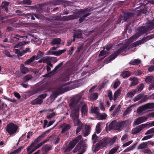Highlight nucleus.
I'll return each mask as SVG.
<instances>
[{
	"label": "nucleus",
	"mask_w": 154,
	"mask_h": 154,
	"mask_svg": "<svg viewBox=\"0 0 154 154\" xmlns=\"http://www.w3.org/2000/svg\"><path fill=\"white\" fill-rule=\"evenodd\" d=\"M80 97V95H78L74 99V102H72L69 105L72 110L70 116L73 120L74 125L78 126L76 130V134L78 133L80 131L82 127V123L79 118V106H78L77 105L76 106L75 105V103L79 100Z\"/></svg>",
	"instance_id": "nucleus-1"
},
{
	"label": "nucleus",
	"mask_w": 154,
	"mask_h": 154,
	"mask_svg": "<svg viewBox=\"0 0 154 154\" xmlns=\"http://www.w3.org/2000/svg\"><path fill=\"white\" fill-rule=\"evenodd\" d=\"M154 28V20L152 22H151L148 25L147 29L145 27H143L141 28L137 32V33H139V35H136L133 36L131 37L130 38L129 40L131 42L134 41V40H135L136 38L139 37L140 35L143 34L144 33H148V29L150 30Z\"/></svg>",
	"instance_id": "nucleus-2"
},
{
	"label": "nucleus",
	"mask_w": 154,
	"mask_h": 154,
	"mask_svg": "<svg viewBox=\"0 0 154 154\" xmlns=\"http://www.w3.org/2000/svg\"><path fill=\"white\" fill-rule=\"evenodd\" d=\"M127 122L123 121L117 122L116 121H112L109 125L110 128L116 130H121L126 126Z\"/></svg>",
	"instance_id": "nucleus-3"
},
{
	"label": "nucleus",
	"mask_w": 154,
	"mask_h": 154,
	"mask_svg": "<svg viewBox=\"0 0 154 154\" xmlns=\"http://www.w3.org/2000/svg\"><path fill=\"white\" fill-rule=\"evenodd\" d=\"M147 126L149 127L154 126V121L149 122L148 124H142L137 126L132 129L131 133L133 134H136L140 132L142 130Z\"/></svg>",
	"instance_id": "nucleus-4"
},
{
	"label": "nucleus",
	"mask_w": 154,
	"mask_h": 154,
	"mask_svg": "<svg viewBox=\"0 0 154 154\" xmlns=\"http://www.w3.org/2000/svg\"><path fill=\"white\" fill-rule=\"evenodd\" d=\"M81 136H79L69 142L67 146L65 149L64 150V153L66 154H70V151L73 149L79 140L81 139Z\"/></svg>",
	"instance_id": "nucleus-5"
},
{
	"label": "nucleus",
	"mask_w": 154,
	"mask_h": 154,
	"mask_svg": "<svg viewBox=\"0 0 154 154\" xmlns=\"http://www.w3.org/2000/svg\"><path fill=\"white\" fill-rule=\"evenodd\" d=\"M81 136H79L69 142L67 146L65 149L64 150V153L66 154H70V151L73 149L79 140L81 139Z\"/></svg>",
	"instance_id": "nucleus-6"
},
{
	"label": "nucleus",
	"mask_w": 154,
	"mask_h": 154,
	"mask_svg": "<svg viewBox=\"0 0 154 154\" xmlns=\"http://www.w3.org/2000/svg\"><path fill=\"white\" fill-rule=\"evenodd\" d=\"M18 129V126L12 123L8 124L6 127V131L9 135H11L15 134Z\"/></svg>",
	"instance_id": "nucleus-7"
},
{
	"label": "nucleus",
	"mask_w": 154,
	"mask_h": 154,
	"mask_svg": "<svg viewBox=\"0 0 154 154\" xmlns=\"http://www.w3.org/2000/svg\"><path fill=\"white\" fill-rule=\"evenodd\" d=\"M154 107V103H149L142 106L138 108L137 112L138 113H143L148 109H152Z\"/></svg>",
	"instance_id": "nucleus-8"
},
{
	"label": "nucleus",
	"mask_w": 154,
	"mask_h": 154,
	"mask_svg": "<svg viewBox=\"0 0 154 154\" xmlns=\"http://www.w3.org/2000/svg\"><path fill=\"white\" fill-rule=\"evenodd\" d=\"M107 138H104L97 143L93 149L94 152L98 150L101 147H105L109 144Z\"/></svg>",
	"instance_id": "nucleus-9"
},
{
	"label": "nucleus",
	"mask_w": 154,
	"mask_h": 154,
	"mask_svg": "<svg viewBox=\"0 0 154 154\" xmlns=\"http://www.w3.org/2000/svg\"><path fill=\"white\" fill-rule=\"evenodd\" d=\"M69 89L64 85L58 88L56 91L52 93L51 96L53 98H56L59 94H62L68 91Z\"/></svg>",
	"instance_id": "nucleus-10"
},
{
	"label": "nucleus",
	"mask_w": 154,
	"mask_h": 154,
	"mask_svg": "<svg viewBox=\"0 0 154 154\" xmlns=\"http://www.w3.org/2000/svg\"><path fill=\"white\" fill-rule=\"evenodd\" d=\"M125 48V47H123L119 49L118 51L116 53H115L113 54L110 56V57L107 59H106L104 61V63L106 64H107L110 62L112 60L115 59L116 57H117L119 52L122 51Z\"/></svg>",
	"instance_id": "nucleus-11"
},
{
	"label": "nucleus",
	"mask_w": 154,
	"mask_h": 154,
	"mask_svg": "<svg viewBox=\"0 0 154 154\" xmlns=\"http://www.w3.org/2000/svg\"><path fill=\"white\" fill-rule=\"evenodd\" d=\"M154 38V34L151 35H150L149 36H147L144 39H142L140 41H137L136 42L134 43L133 44V45L134 47H136L140 45L143 43H144L145 42L149 40L150 39H151L152 38Z\"/></svg>",
	"instance_id": "nucleus-12"
},
{
	"label": "nucleus",
	"mask_w": 154,
	"mask_h": 154,
	"mask_svg": "<svg viewBox=\"0 0 154 154\" xmlns=\"http://www.w3.org/2000/svg\"><path fill=\"white\" fill-rule=\"evenodd\" d=\"M147 119V117L145 116H143L136 119L133 123L134 126H136L141 123L146 121Z\"/></svg>",
	"instance_id": "nucleus-13"
},
{
	"label": "nucleus",
	"mask_w": 154,
	"mask_h": 154,
	"mask_svg": "<svg viewBox=\"0 0 154 154\" xmlns=\"http://www.w3.org/2000/svg\"><path fill=\"white\" fill-rule=\"evenodd\" d=\"M51 130V129H49L43 133L35 140V143H37L40 141L41 139L43 138L46 136V134L49 133Z\"/></svg>",
	"instance_id": "nucleus-14"
},
{
	"label": "nucleus",
	"mask_w": 154,
	"mask_h": 154,
	"mask_svg": "<svg viewBox=\"0 0 154 154\" xmlns=\"http://www.w3.org/2000/svg\"><path fill=\"white\" fill-rule=\"evenodd\" d=\"M60 128H62V133H64L70 129V126L68 124L64 123L60 125Z\"/></svg>",
	"instance_id": "nucleus-15"
},
{
	"label": "nucleus",
	"mask_w": 154,
	"mask_h": 154,
	"mask_svg": "<svg viewBox=\"0 0 154 154\" xmlns=\"http://www.w3.org/2000/svg\"><path fill=\"white\" fill-rule=\"evenodd\" d=\"M129 80L131 81L130 84V86H132L136 85L138 82V81L137 79L135 77H131L129 78Z\"/></svg>",
	"instance_id": "nucleus-16"
},
{
	"label": "nucleus",
	"mask_w": 154,
	"mask_h": 154,
	"mask_svg": "<svg viewBox=\"0 0 154 154\" xmlns=\"http://www.w3.org/2000/svg\"><path fill=\"white\" fill-rule=\"evenodd\" d=\"M80 105L81 107V112L82 114H85L87 110V105L85 103L82 102L80 103Z\"/></svg>",
	"instance_id": "nucleus-17"
},
{
	"label": "nucleus",
	"mask_w": 154,
	"mask_h": 154,
	"mask_svg": "<svg viewBox=\"0 0 154 154\" xmlns=\"http://www.w3.org/2000/svg\"><path fill=\"white\" fill-rule=\"evenodd\" d=\"M146 0H144L143 1V3L142 4V2H141L142 4L141 6H139L138 7L139 8H140V10L143 13H146V11H147V8L146 7H145V5H146V3L147 2H146Z\"/></svg>",
	"instance_id": "nucleus-18"
},
{
	"label": "nucleus",
	"mask_w": 154,
	"mask_h": 154,
	"mask_svg": "<svg viewBox=\"0 0 154 154\" xmlns=\"http://www.w3.org/2000/svg\"><path fill=\"white\" fill-rule=\"evenodd\" d=\"M20 70L21 72L23 74H26L29 72L28 68L25 67L23 64L20 65Z\"/></svg>",
	"instance_id": "nucleus-19"
},
{
	"label": "nucleus",
	"mask_w": 154,
	"mask_h": 154,
	"mask_svg": "<svg viewBox=\"0 0 154 154\" xmlns=\"http://www.w3.org/2000/svg\"><path fill=\"white\" fill-rule=\"evenodd\" d=\"M61 41V40L60 38H54L52 40L50 44L52 45H58L60 44Z\"/></svg>",
	"instance_id": "nucleus-20"
},
{
	"label": "nucleus",
	"mask_w": 154,
	"mask_h": 154,
	"mask_svg": "<svg viewBox=\"0 0 154 154\" xmlns=\"http://www.w3.org/2000/svg\"><path fill=\"white\" fill-rule=\"evenodd\" d=\"M43 101L42 100V99L38 97V98L31 101V103L33 105L40 104Z\"/></svg>",
	"instance_id": "nucleus-21"
},
{
	"label": "nucleus",
	"mask_w": 154,
	"mask_h": 154,
	"mask_svg": "<svg viewBox=\"0 0 154 154\" xmlns=\"http://www.w3.org/2000/svg\"><path fill=\"white\" fill-rule=\"evenodd\" d=\"M131 107L132 106H131L128 107L127 108L123 113V116L125 117H127L128 116L129 113L131 112L132 111V109H131Z\"/></svg>",
	"instance_id": "nucleus-22"
},
{
	"label": "nucleus",
	"mask_w": 154,
	"mask_h": 154,
	"mask_svg": "<svg viewBox=\"0 0 154 154\" xmlns=\"http://www.w3.org/2000/svg\"><path fill=\"white\" fill-rule=\"evenodd\" d=\"M98 94L97 93L91 94L89 95L88 97L90 100H96L98 97Z\"/></svg>",
	"instance_id": "nucleus-23"
},
{
	"label": "nucleus",
	"mask_w": 154,
	"mask_h": 154,
	"mask_svg": "<svg viewBox=\"0 0 154 154\" xmlns=\"http://www.w3.org/2000/svg\"><path fill=\"white\" fill-rule=\"evenodd\" d=\"M36 58L35 55L33 56L29 59L26 60L24 62L25 65H28L30 64L32 62L34 61Z\"/></svg>",
	"instance_id": "nucleus-24"
},
{
	"label": "nucleus",
	"mask_w": 154,
	"mask_h": 154,
	"mask_svg": "<svg viewBox=\"0 0 154 154\" xmlns=\"http://www.w3.org/2000/svg\"><path fill=\"white\" fill-rule=\"evenodd\" d=\"M77 17L75 15H71L68 16H65L63 17V19L66 21L69 20L76 18Z\"/></svg>",
	"instance_id": "nucleus-25"
},
{
	"label": "nucleus",
	"mask_w": 154,
	"mask_h": 154,
	"mask_svg": "<svg viewBox=\"0 0 154 154\" xmlns=\"http://www.w3.org/2000/svg\"><path fill=\"white\" fill-rule=\"evenodd\" d=\"M54 138V136H50L47 140H44L43 142L38 143L36 146L37 149H38L42 146L44 143L46 142L48 140H50L52 141V139H53Z\"/></svg>",
	"instance_id": "nucleus-26"
},
{
	"label": "nucleus",
	"mask_w": 154,
	"mask_h": 154,
	"mask_svg": "<svg viewBox=\"0 0 154 154\" xmlns=\"http://www.w3.org/2000/svg\"><path fill=\"white\" fill-rule=\"evenodd\" d=\"M147 143L146 142H143L140 144L137 147L138 149H143L147 147Z\"/></svg>",
	"instance_id": "nucleus-27"
},
{
	"label": "nucleus",
	"mask_w": 154,
	"mask_h": 154,
	"mask_svg": "<svg viewBox=\"0 0 154 154\" xmlns=\"http://www.w3.org/2000/svg\"><path fill=\"white\" fill-rule=\"evenodd\" d=\"M43 63H46L48 64L50 62H51L52 60L51 58V57L49 56H46L43 57Z\"/></svg>",
	"instance_id": "nucleus-28"
},
{
	"label": "nucleus",
	"mask_w": 154,
	"mask_h": 154,
	"mask_svg": "<svg viewBox=\"0 0 154 154\" xmlns=\"http://www.w3.org/2000/svg\"><path fill=\"white\" fill-rule=\"evenodd\" d=\"M9 4V3L6 1L3 2L1 5V8H4L5 11L7 12L8 11V6Z\"/></svg>",
	"instance_id": "nucleus-29"
},
{
	"label": "nucleus",
	"mask_w": 154,
	"mask_h": 154,
	"mask_svg": "<svg viewBox=\"0 0 154 154\" xmlns=\"http://www.w3.org/2000/svg\"><path fill=\"white\" fill-rule=\"evenodd\" d=\"M121 91V88H119L115 92L113 96V100L114 101L118 97L120 94Z\"/></svg>",
	"instance_id": "nucleus-30"
},
{
	"label": "nucleus",
	"mask_w": 154,
	"mask_h": 154,
	"mask_svg": "<svg viewBox=\"0 0 154 154\" xmlns=\"http://www.w3.org/2000/svg\"><path fill=\"white\" fill-rule=\"evenodd\" d=\"M154 80V77L152 75L148 76L145 79V81L147 83H150Z\"/></svg>",
	"instance_id": "nucleus-31"
},
{
	"label": "nucleus",
	"mask_w": 154,
	"mask_h": 154,
	"mask_svg": "<svg viewBox=\"0 0 154 154\" xmlns=\"http://www.w3.org/2000/svg\"><path fill=\"white\" fill-rule=\"evenodd\" d=\"M49 111L50 112H52V113L48 114L47 116V118L48 119H50L54 116H56V112L53 111V109H49Z\"/></svg>",
	"instance_id": "nucleus-32"
},
{
	"label": "nucleus",
	"mask_w": 154,
	"mask_h": 154,
	"mask_svg": "<svg viewBox=\"0 0 154 154\" xmlns=\"http://www.w3.org/2000/svg\"><path fill=\"white\" fill-rule=\"evenodd\" d=\"M119 148V146H116L109 151L108 154H114Z\"/></svg>",
	"instance_id": "nucleus-33"
},
{
	"label": "nucleus",
	"mask_w": 154,
	"mask_h": 154,
	"mask_svg": "<svg viewBox=\"0 0 154 154\" xmlns=\"http://www.w3.org/2000/svg\"><path fill=\"white\" fill-rule=\"evenodd\" d=\"M90 129V128L89 126H86L85 131L83 132V135L84 136H87L89 134Z\"/></svg>",
	"instance_id": "nucleus-34"
},
{
	"label": "nucleus",
	"mask_w": 154,
	"mask_h": 154,
	"mask_svg": "<svg viewBox=\"0 0 154 154\" xmlns=\"http://www.w3.org/2000/svg\"><path fill=\"white\" fill-rule=\"evenodd\" d=\"M107 117V115L105 113L101 114L100 113L97 116V118L100 120L105 119Z\"/></svg>",
	"instance_id": "nucleus-35"
},
{
	"label": "nucleus",
	"mask_w": 154,
	"mask_h": 154,
	"mask_svg": "<svg viewBox=\"0 0 154 154\" xmlns=\"http://www.w3.org/2000/svg\"><path fill=\"white\" fill-rule=\"evenodd\" d=\"M131 75V72L127 71H124L122 72V76L123 78L128 77Z\"/></svg>",
	"instance_id": "nucleus-36"
},
{
	"label": "nucleus",
	"mask_w": 154,
	"mask_h": 154,
	"mask_svg": "<svg viewBox=\"0 0 154 154\" xmlns=\"http://www.w3.org/2000/svg\"><path fill=\"white\" fill-rule=\"evenodd\" d=\"M74 35L77 38H82V32L81 30H79L77 32L74 33Z\"/></svg>",
	"instance_id": "nucleus-37"
},
{
	"label": "nucleus",
	"mask_w": 154,
	"mask_h": 154,
	"mask_svg": "<svg viewBox=\"0 0 154 154\" xmlns=\"http://www.w3.org/2000/svg\"><path fill=\"white\" fill-rule=\"evenodd\" d=\"M141 62V61L140 60L137 59H135L134 60H132L129 63L130 64H131L132 65H137L138 64L140 63Z\"/></svg>",
	"instance_id": "nucleus-38"
},
{
	"label": "nucleus",
	"mask_w": 154,
	"mask_h": 154,
	"mask_svg": "<svg viewBox=\"0 0 154 154\" xmlns=\"http://www.w3.org/2000/svg\"><path fill=\"white\" fill-rule=\"evenodd\" d=\"M32 78L33 77L32 75L28 74L25 75L23 77V80L24 82H27L32 79Z\"/></svg>",
	"instance_id": "nucleus-39"
},
{
	"label": "nucleus",
	"mask_w": 154,
	"mask_h": 154,
	"mask_svg": "<svg viewBox=\"0 0 154 154\" xmlns=\"http://www.w3.org/2000/svg\"><path fill=\"white\" fill-rule=\"evenodd\" d=\"M99 109L97 107H94V108L93 107H91V112L96 114L97 115V116L99 113Z\"/></svg>",
	"instance_id": "nucleus-40"
},
{
	"label": "nucleus",
	"mask_w": 154,
	"mask_h": 154,
	"mask_svg": "<svg viewBox=\"0 0 154 154\" xmlns=\"http://www.w3.org/2000/svg\"><path fill=\"white\" fill-rule=\"evenodd\" d=\"M28 44V42L25 41H23L21 42H19L15 46V48H18L19 47L23 46Z\"/></svg>",
	"instance_id": "nucleus-41"
},
{
	"label": "nucleus",
	"mask_w": 154,
	"mask_h": 154,
	"mask_svg": "<svg viewBox=\"0 0 154 154\" xmlns=\"http://www.w3.org/2000/svg\"><path fill=\"white\" fill-rule=\"evenodd\" d=\"M105 49L104 48L103 50L101 51H100L99 55V56H103L106 55L109 53V52L107 51L106 50H105Z\"/></svg>",
	"instance_id": "nucleus-42"
},
{
	"label": "nucleus",
	"mask_w": 154,
	"mask_h": 154,
	"mask_svg": "<svg viewBox=\"0 0 154 154\" xmlns=\"http://www.w3.org/2000/svg\"><path fill=\"white\" fill-rule=\"evenodd\" d=\"M100 123H98L96 126V131L97 134H99L101 131L100 129Z\"/></svg>",
	"instance_id": "nucleus-43"
},
{
	"label": "nucleus",
	"mask_w": 154,
	"mask_h": 154,
	"mask_svg": "<svg viewBox=\"0 0 154 154\" xmlns=\"http://www.w3.org/2000/svg\"><path fill=\"white\" fill-rule=\"evenodd\" d=\"M63 62H62L59 64L57 65L55 68L53 70L52 72H51V73H52L53 72H55L56 71L59 69L63 65Z\"/></svg>",
	"instance_id": "nucleus-44"
},
{
	"label": "nucleus",
	"mask_w": 154,
	"mask_h": 154,
	"mask_svg": "<svg viewBox=\"0 0 154 154\" xmlns=\"http://www.w3.org/2000/svg\"><path fill=\"white\" fill-rule=\"evenodd\" d=\"M143 97V94H140L137 95L136 96L134 99V102L138 101L141 98Z\"/></svg>",
	"instance_id": "nucleus-45"
},
{
	"label": "nucleus",
	"mask_w": 154,
	"mask_h": 154,
	"mask_svg": "<svg viewBox=\"0 0 154 154\" xmlns=\"http://www.w3.org/2000/svg\"><path fill=\"white\" fill-rule=\"evenodd\" d=\"M135 145H133L132 146H130L128 148H127V149H125L123 151V152H129L131 150H133L135 147Z\"/></svg>",
	"instance_id": "nucleus-46"
},
{
	"label": "nucleus",
	"mask_w": 154,
	"mask_h": 154,
	"mask_svg": "<svg viewBox=\"0 0 154 154\" xmlns=\"http://www.w3.org/2000/svg\"><path fill=\"white\" fill-rule=\"evenodd\" d=\"M136 92V91H135L129 92L127 94V96L128 97H131L134 95Z\"/></svg>",
	"instance_id": "nucleus-47"
},
{
	"label": "nucleus",
	"mask_w": 154,
	"mask_h": 154,
	"mask_svg": "<svg viewBox=\"0 0 154 154\" xmlns=\"http://www.w3.org/2000/svg\"><path fill=\"white\" fill-rule=\"evenodd\" d=\"M90 14V13H87L83 15L82 17H80L79 19L80 22L81 23L83 21L85 20L86 17L89 16Z\"/></svg>",
	"instance_id": "nucleus-48"
},
{
	"label": "nucleus",
	"mask_w": 154,
	"mask_h": 154,
	"mask_svg": "<svg viewBox=\"0 0 154 154\" xmlns=\"http://www.w3.org/2000/svg\"><path fill=\"white\" fill-rule=\"evenodd\" d=\"M52 147L51 146L46 145L42 148L45 152H48L50 150Z\"/></svg>",
	"instance_id": "nucleus-49"
},
{
	"label": "nucleus",
	"mask_w": 154,
	"mask_h": 154,
	"mask_svg": "<svg viewBox=\"0 0 154 154\" xmlns=\"http://www.w3.org/2000/svg\"><path fill=\"white\" fill-rule=\"evenodd\" d=\"M153 133H154V127L147 131L145 133V134L148 135Z\"/></svg>",
	"instance_id": "nucleus-50"
},
{
	"label": "nucleus",
	"mask_w": 154,
	"mask_h": 154,
	"mask_svg": "<svg viewBox=\"0 0 154 154\" xmlns=\"http://www.w3.org/2000/svg\"><path fill=\"white\" fill-rule=\"evenodd\" d=\"M153 136V135L150 134L144 137L142 139V140H145L151 138Z\"/></svg>",
	"instance_id": "nucleus-51"
},
{
	"label": "nucleus",
	"mask_w": 154,
	"mask_h": 154,
	"mask_svg": "<svg viewBox=\"0 0 154 154\" xmlns=\"http://www.w3.org/2000/svg\"><path fill=\"white\" fill-rule=\"evenodd\" d=\"M148 97L147 95H145L144 97L139 102V103H142L146 101L148 99Z\"/></svg>",
	"instance_id": "nucleus-52"
},
{
	"label": "nucleus",
	"mask_w": 154,
	"mask_h": 154,
	"mask_svg": "<svg viewBox=\"0 0 154 154\" xmlns=\"http://www.w3.org/2000/svg\"><path fill=\"white\" fill-rule=\"evenodd\" d=\"M43 54L42 52L40 51H38L37 53L36 59L37 60L40 58Z\"/></svg>",
	"instance_id": "nucleus-53"
},
{
	"label": "nucleus",
	"mask_w": 154,
	"mask_h": 154,
	"mask_svg": "<svg viewBox=\"0 0 154 154\" xmlns=\"http://www.w3.org/2000/svg\"><path fill=\"white\" fill-rule=\"evenodd\" d=\"M120 84V82L119 80H117L116 81L114 84L113 88H116Z\"/></svg>",
	"instance_id": "nucleus-54"
},
{
	"label": "nucleus",
	"mask_w": 154,
	"mask_h": 154,
	"mask_svg": "<svg viewBox=\"0 0 154 154\" xmlns=\"http://www.w3.org/2000/svg\"><path fill=\"white\" fill-rule=\"evenodd\" d=\"M32 145H30L27 148V154H31L33 152L32 149Z\"/></svg>",
	"instance_id": "nucleus-55"
},
{
	"label": "nucleus",
	"mask_w": 154,
	"mask_h": 154,
	"mask_svg": "<svg viewBox=\"0 0 154 154\" xmlns=\"http://www.w3.org/2000/svg\"><path fill=\"white\" fill-rule=\"evenodd\" d=\"M4 54L6 56L9 57H12V55L10 54L9 52L7 50H5L3 52Z\"/></svg>",
	"instance_id": "nucleus-56"
},
{
	"label": "nucleus",
	"mask_w": 154,
	"mask_h": 154,
	"mask_svg": "<svg viewBox=\"0 0 154 154\" xmlns=\"http://www.w3.org/2000/svg\"><path fill=\"white\" fill-rule=\"evenodd\" d=\"M108 96L110 100H113V98L112 96V92L110 90L108 93Z\"/></svg>",
	"instance_id": "nucleus-57"
},
{
	"label": "nucleus",
	"mask_w": 154,
	"mask_h": 154,
	"mask_svg": "<svg viewBox=\"0 0 154 154\" xmlns=\"http://www.w3.org/2000/svg\"><path fill=\"white\" fill-rule=\"evenodd\" d=\"M133 142V141L132 140H130L128 142L123 144L122 145V146L125 147L128 146L131 144Z\"/></svg>",
	"instance_id": "nucleus-58"
},
{
	"label": "nucleus",
	"mask_w": 154,
	"mask_h": 154,
	"mask_svg": "<svg viewBox=\"0 0 154 154\" xmlns=\"http://www.w3.org/2000/svg\"><path fill=\"white\" fill-rule=\"evenodd\" d=\"M97 136L96 134H94L92 136V140H93V142L94 143H95L97 141Z\"/></svg>",
	"instance_id": "nucleus-59"
},
{
	"label": "nucleus",
	"mask_w": 154,
	"mask_h": 154,
	"mask_svg": "<svg viewBox=\"0 0 154 154\" xmlns=\"http://www.w3.org/2000/svg\"><path fill=\"white\" fill-rule=\"evenodd\" d=\"M66 51V50L65 49L62 50H59L58 51H57V54L58 56L64 53Z\"/></svg>",
	"instance_id": "nucleus-60"
},
{
	"label": "nucleus",
	"mask_w": 154,
	"mask_h": 154,
	"mask_svg": "<svg viewBox=\"0 0 154 154\" xmlns=\"http://www.w3.org/2000/svg\"><path fill=\"white\" fill-rule=\"evenodd\" d=\"M143 152L145 153H146L147 154H152V152L151 150L148 149H146L143 150Z\"/></svg>",
	"instance_id": "nucleus-61"
},
{
	"label": "nucleus",
	"mask_w": 154,
	"mask_h": 154,
	"mask_svg": "<svg viewBox=\"0 0 154 154\" xmlns=\"http://www.w3.org/2000/svg\"><path fill=\"white\" fill-rule=\"evenodd\" d=\"M48 54H52L53 55L58 56L57 54V51H50L48 52Z\"/></svg>",
	"instance_id": "nucleus-62"
},
{
	"label": "nucleus",
	"mask_w": 154,
	"mask_h": 154,
	"mask_svg": "<svg viewBox=\"0 0 154 154\" xmlns=\"http://www.w3.org/2000/svg\"><path fill=\"white\" fill-rule=\"evenodd\" d=\"M147 118H152L154 117V112L149 113L147 115Z\"/></svg>",
	"instance_id": "nucleus-63"
},
{
	"label": "nucleus",
	"mask_w": 154,
	"mask_h": 154,
	"mask_svg": "<svg viewBox=\"0 0 154 154\" xmlns=\"http://www.w3.org/2000/svg\"><path fill=\"white\" fill-rule=\"evenodd\" d=\"M144 87V85L143 83H141L140 85L138 87V91H141L143 89Z\"/></svg>",
	"instance_id": "nucleus-64"
}]
</instances>
